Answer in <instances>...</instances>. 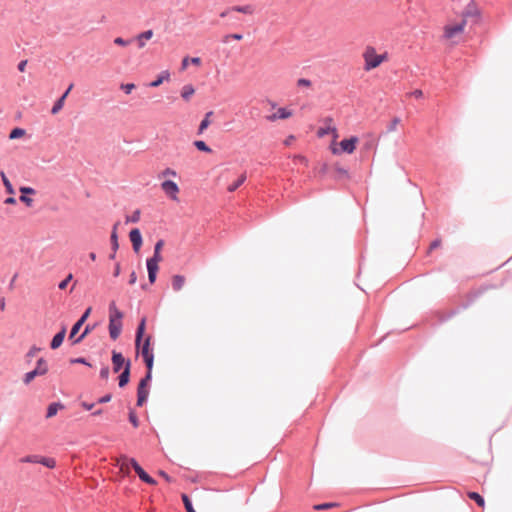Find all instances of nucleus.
<instances>
[{"instance_id": "f257e3e1", "label": "nucleus", "mask_w": 512, "mask_h": 512, "mask_svg": "<svg viewBox=\"0 0 512 512\" xmlns=\"http://www.w3.org/2000/svg\"><path fill=\"white\" fill-rule=\"evenodd\" d=\"M123 313L117 308L114 301L109 304V335L110 338L116 340L122 331Z\"/></svg>"}, {"instance_id": "f03ea898", "label": "nucleus", "mask_w": 512, "mask_h": 512, "mask_svg": "<svg viewBox=\"0 0 512 512\" xmlns=\"http://www.w3.org/2000/svg\"><path fill=\"white\" fill-rule=\"evenodd\" d=\"M364 70L370 71L379 67L383 62L387 61L388 54H378L373 46H367L363 52Z\"/></svg>"}, {"instance_id": "7ed1b4c3", "label": "nucleus", "mask_w": 512, "mask_h": 512, "mask_svg": "<svg viewBox=\"0 0 512 512\" xmlns=\"http://www.w3.org/2000/svg\"><path fill=\"white\" fill-rule=\"evenodd\" d=\"M466 23L467 21L465 19H460L458 21H449L444 26L443 37L452 44L458 43L461 38V35L464 32Z\"/></svg>"}, {"instance_id": "20e7f679", "label": "nucleus", "mask_w": 512, "mask_h": 512, "mask_svg": "<svg viewBox=\"0 0 512 512\" xmlns=\"http://www.w3.org/2000/svg\"><path fill=\"white\" fill-rule=\"evenodd\" d=\"M151 341L152 337L147 335L140 342V348H136L137 352L141 354L148 370H152L154 364V354L151 347Z\"/></svg>"}, {"instance_id": "39448f33", "label": "nucleus", "mask_w": 512, "mask_h": 512, "mask_svg": "<svg viewBox=\"0 0 512 512\" xmlns=\"http://www.w3.org/2000/svg\"><path fill=\"white\" fill-rule=\"evenodd\" d=\"M358 142H359L358 138L356 136H352L349 139L342 140L338 144L339 147L331 145L330 149L334 155H338L341 153L352 154L355 151Z\"/></svg>"}, {"instance_id": "423d86ee", "label": "nucleus", "mask_w": 512, "mask_h": 512, "mask_svg": "<svg viewBox=\"0 0 512 512\" xmlns=\"http://www.w3.org/2000/svg\"><path fill=\"white\" fill-rule=\"evenodd\" d=\"M48 372V364L47 361L43 358H40L37 361V366L34 370L26 373L23 378V382L25 384H29L32 380L37 376H43Z\"/></svg>"}, {"instance_id": "0eeeda50", "label": "nucleus", "mask_w": 512, "mask_h": 512, "mask_svg": "<svg viewBox=\"0 0 512 512\" xmlns=\"http://www.w3.org/2000/svg\"><path fill=\"white\" fill-rule=\"evenodd\" d=\"M162 261L161 252L154 251L153 257L147 259V270L148 279L150 283H154L156 280L157 271L159 269L158 264Z\"/></svg>"}, {"instance_id": "6e6552de", "label": "nucleus", "mask_w": 512, "mask_h": 512, "mask_svg": "<svg viewBox=\"0 0 512 512\" xmlns=\"http://www.w3.org/2000/svg\"><path fill=\"white\" fill-rule=\"evenodd\" d=\"M161 189L173 201H178L179 186L171 180H165L161 183Z\"/></svg>"}, {"instance_id": "1a4fd4ad", "label": "nucleus", "mask_w": 512, "mask_h": 512, "mask_svg": "<svg viewBox=\"0 0 512 512\" xmlns=\"http://www.w3.org/2000/svg\"><path fill=\"white\" fill-rule=\"evenodd\" d=\"M130 462H131V466L133 467V469L135 470V472L137 473V475L139 476V478L142 481H144L150 485L156 484V481L143 470V468L137 463V461L135 459L131 458Z\"/></svg>"}, {"instance_id": "9d476101", "label": "nucleus", "mask_w": 512, "mask_h": 512, "mask_svg": "<svg viewBox=\"0 0 512 512\" xmlns=\"http://www.w3.org/2000/svg\"><path fill=\"white\" fill-rule=\"evenodd\" d=\"M293 112L285 107H279L277 111L269 116H267V120L270 122H275L277 120H286L292 117Z\"/></svg>"}, {"instance_id": "9b49d317", "label": "nucleus", "mask_w": 512, "mask_h": 512, "mask_svg": "<svg viewBox=\"0 0 512 512\" xmlns=\"http://www.w3.org/2000/svg\"><path fill=\"white\" fill-rule=\"evenodd\" d=\"M129 238L132 243L133 250L138 253L142 246V236L139 229L134 228L129 233Z\"/></svg>"}, {"instance_id": "f8f14e48", "label": "nucleus", "mask_w": 512, "mask_h": 512, "mask_svg": "<svg viewBox=\"0 0 512 512\" xmlns=\"http://www.w3.org/2000/svg\"><path fill=\"white\" fill-rule=\"evenodd\" d=\"M127 361L123 357V355L119 352L113 351L112 353V364L114 372L120 371V369L126 366Z\"/></svg>"}, {"instance_id": "ddd939ff", "label": "nucleus", "mask_w": 512, "mask_h": 512, "mask_svg": "<svg viewBox=\"0 0 512 512\" xmlns=\"http://www.w3.org/2000/svg\"><path fill=\"white\" fill-rule=\"evenodd\" d=\"M146 328V317H143L137 327L136 336H135V346L136 348H140V342L144 338Z\"/></svg>"}, {"instance_id": "4468645a", "label": "nucleus", "mask_w": 512, "mask_h": 512, "mask_svg": "<svg viewBox=\"0 0 512 512\" xmlns=\"http://www.w3.org/2000/svg\"><path fill=\"white\" fill-rule=\"evenodd\" d=\"M72 88H73V84H70V86L68 87L66 92L54 103V105L51 109V113L53 115L57 114L63 108L65 99L68 96V94Z\"/></svg>"}, {"instance_id": "2eb2a0df", "label": "nucleus", "mask_w": 512, "mask_h": 512, "mask_svg": "<svg viewBox=\"0 0 512 512\" xmlns=\"http://www.w3.org/2000/svg\"><path fill=\"white\" fill-rule=\"evenodd\" d=\"M65 335H66V328L62 327V329L53 337V339L50 343L51 349L55 350V349L59 348L64 341Z\"/></svg>"}, {"instance_id": "dca6fc26", "label": "nucleus", "mask_w": 512, "mask_h": 512, "mask_svg": "<svg viewBox=\"0 0 512 512\" xmlns=\"http://www.w3.org/2000/svg\"><path fill=\"white\" fill-rule=\"evenodd\" d=\"M153 31L147 30L145 32H142L138 34L135 38L137 45L140 49L144 48L146 45V41L150 40L153 37Z\"/></svg>"}, {"instance_id": "f3484780", "label": "nucleus", "mask_w": 512, "mask_h": 512, "mask_svg": "<svg viewBox=\"0 0 512 512\" xmlns=\"http://www.w3.org/2000/svg\"><path fill=\"white\" fill-rule=\"evenodd\" d=\"M116 465L124 475H128L130 473L129 465H131V462L126 456L119 457Z\"/></svg>"}, {"instance_id": "a211bd4d", "label": "nucleus", "mask_w": 512, "mask_h": 512, "mask_svg": "<svg viewBox=\"0 0 512 512\" xmlns=\"http://www.w3.org/2000/svg\"><path fill=\"white\" fill-rule=\"evenodd\" d=\"M194 94L195 88L192 84H186L181 89V98L186 102H189Z\"/></svg>"}, {"instance_id": "6ab92c4d", "label": "nucleus", "mask_w": 512, "mask_h": 512, "mask_svg": "<svg viewBox=\"0 0 512 512\" xmlns=\"http://www.w3.org/2000/svg\"><path fill=\"white\" fill-rule=\"evenodd\" d=\"M130 361L128 360L126 366L124 367L123 372L119 376V386L124 387L129 382L130 377Z\"/></svg>"}, {"instance_id": "aec40b11", "label": "nucleus", "mask_w": 512, "mask_h": 512, "mask_svg": "<svg viewBox=\"0 0 512 512\" xmlns=\"http://www.w3.org/2000/svg\"><path fill=\"white\" fill-rule=\"evenodd\" d=\"M170 79V73L169 71H162L158 76L157 78L152 81L149 86L152 87V88H156L158 86H160L164 81H168Z\"/></svg>"}, {"instance_id": "412c9836", "label": "nucleus", "mask_w": 512, "mask_h": 512, "mask_svg": "<svg viewBox=\"0 0 512 512\" xmlns=\"http://www.w3.org/2000/svg\"><path fill=\"white\" fill-rule=\"evenodd\" d=\"M325 123L326 126L319 128V130L317 131V135L319 137H324L327 134H331V131H334L333 120L331 118H327L325 120Z\"/></svg>"}, {"instance_id": "4be33fe9", "label": "nucleus", "mask_w": 512, "mask_h": 512, "mask_svg": "<svg viewBox=\"0 0 512 512\" xmlns=\"http://www.w3.org/2000/svg\"><path fill=\"white\" fill-rule=\"evenodd\" d=\"M186 279L182 275H174L172 277V288L174 291H180L185 285Z\"/></svg>"}, {"instance_id": "5701e85b", "label": "nucleus", "mask_w": 512, "mask_h": 512, "mask_svg": "<svg viewBox=\"0 0 512 512\" xmlns=\"http://www.w3.org/2000/svg\"><path fill=\"white\" fill-rule=\"evenodd\" d=\"M231 10L238 12V13L247 14V15H252L255 12L254 6L250 5V4L244 5V6H233L231 8Z\"/></svg>"}, {"instance_id": "b1692460", "label": "nucleus", "mask_w": 512, "mask_h": 512, "mask_svg": "<svg viewBox=\"0 0 512 512\" xmlns=\"http://www.w3.org/2000/svg\"><path fill=\"white\" fill-rule=\"evenodd\" d=\"M479 15V11H478V8L474 5V4H469L467 6V8L465 9V11L463 12V15H462V18L461 19H467L468 17H472V16H478Z\"/></svg>"}, {"instance_id": "393cba45", "label": "nucleus", "mask_w": 512, "mask_h": 512, "mask_svg": "<svg viewBox=\"0 0 512 512\" xmlns=\"http://www.w3.org/2000/svg\"><path fill=\"white\" fill-rule=\"evenodd\" d=\"M213 115V111H209L205 114L203 120L201 121L199 128H198V134H202L210 125V117Z\"/></svg>"}, {"instance_id": "a878e982", "label": "nucleus", "mask_w": 512, "mask_h": 512, "mask_svg": "<svg viewBox=\"0 0 512 512\" xmlns=\"http://www.w3.org/2000/svg\"><path fill=\"white\" fill-rule=\"evenodd\" d=\"M148 397V389L143 387H138L137 391V405L142 406Z\"/></svg>"}, {"instance_id": "bb28decb", "label": "nucleus", "mask_w": 512, "mask_h": 512, "mask_svg": "<svg viewBox=\"0 0 512 512\" xmlns=\"http://www.w3.org/2000/svg\"><path fill=\"white\" fill-rule=\"evenodd\" d=\"M63 409V405L60 403H51L47 408V418H52L58 412V410Z\"/></svg>"}, {"instance_id": "cd10ccee", "label": "nucleus", "mask_w": 512, "mask_h": 512, "mask_svg": "<svg viewBox=\"0 0 512 512\" xmlns=\"http://www.w3.org/2000/svg\"><path fill=\"white\" fill-rule=\"evenodd\" d=\"M246 180V174L243 173L239 176L238 180L233 182L232 184H230L228 187H227V190L229 192H234L236 189H238V187H240L244 181Z\"/></svg>"}, {"instance_id": "c85d7f7f", "label": "nucleus", "mask_w": 512, "mask_h": 512, "mask_svg": "<svg viewBox=\"0 0 512 512\" xmlns=\"http://www.w3.org/2000/svg\"><path fill=\"white\" fill-rule=\"evenodd\" d=\"M26 134V131L22 128H14L10 134H9V139L10 140H15V139H18V138H21L23 137L24 135Z\"/></svg>"}, {"instance_id": "c756f323", "label": "nucleus", "mask_w": 512, "mask_h": 512, "mask_svg": "<svg viewBox=\"0 0 512 512\" xmlns=\"http://www.w3.org/2000/svg\"><path fill=\"white\" fill-rule=\"evenodd\" d=\"M467 495L470 499L474 500L480 507L485 506L484 498L480 494L476 492H469Z\"/></svg>"}, {"instance_id": "7c9ffc66", "label": "nucleus", "mask_w": 512, "mask_h": 512, "mask_svg": "<svg viewBox=\"0 0 512 512\" xmlns=\"http://www.w3.org/2000/svg\"><path fill=\"white\" fill-rule=\"evenodd\" d=\"M39 463L51 469L56 466L55 459L50 457L40 456Z\"/></svg>"}, {"instance_id": "2f4dec72", "label": "nucleus", "mask_w": 512, "mask_h": 512, "mask_svg": "<svg viewBox=\"0 0 512 512\" xmlns=\"http://www.w3.org/2000/svg\"><path fill=\"white\" fill-rule=\"evenodd\" d=\"M0 176H1V179L3 181L4 186L6 188L7 193L13 195L14 194V188H13L11 182L9 181V179L6 177L5 173L1 172Z\"/></svg>"}, {"instance_id": "473e14b6", "label": "nucleus", "mask_w": 512, "mask_h": 512, "mask_svg": "<svg viewBox=\"0 0 512 512\" xmlns=\"http://www.w3.org/2000/svg\"><path fill=\"white\" fill-rule=\"evenodd\" d=\"M116 229H117V224L114 226L113 231L111 233V245H112L113 251H117V249L119 247Z\"/></svg>"}, {"instance_id": "72a5a7b5", "label": "nucleus", "mask_w": 512, "mask_h": 512, "mask_svg": "<svg viewBox=\"0 0 512 512\" xmlns=\"http://www.w3.org/2000/svg\"><path fill=\"white\" fill-rule=\"evenodd\" d=\"M194 145L199 151H203L206 153H211L212 151L211 148L208 147L204 141L197 140L194 142Z\"/></svg>"}, {"instance_id": "f704fd0d", "label": "nucleus", "mask_w": 512, "mask_h": 512, "mask_svg": "<svg viewBox=\"0 0 512 512\" xmlns=\"http://www.w3.org/2000/svg\"><path fill=\"white\" fill-rule=\"evenodd\" d=\"M177 177V172L172 168H165L160 174L159 178Z\"/></svg>"}, {"instance_id": "c9c22d12", "label": "nucleus", "mask_w": 512, "mask_h": 512, "mask_svg": "<svg viewBox=\"0 0 512 512\" xmlns=\"http://www.w3.org/2000/svg\"><path fill=\"white\" fill-rule=\"evenodd\" d=\"M39 455H28L20 459L22 463H39Z\"/></svg>"}, {"instance_id": "e433bc0d", "label": "nucleus", "mask_w": 512, "mask_h": 512, "mask_svg": "<svg viewBox=\"0 0 512 512\" xmlns=\"http://www.w3.org/2000/svg\"><path fill=\"white\" fill-rule=\"evenodd\" d=\"M182 501L184 503V506H185L187 512H195V510H194V508L192 506V503H191L189 497L186 494L182 495Z\"/></svg>"}, {"instance_id": "4c0bfd02", "label": "nucleus", "mask_w": 512, "mask_h": 512, "mask_svg": "<svg viewBox=\"0 0 512 512\" xmlns=\"http://www.w3.org/2000/svg\"><path fill=\"white\" fill-rule=\"evenodd\" d=\"M151 377H152V370L147 369V374H146L145 378L141 379L138 387L147 388L148 382L151 380Z\"/></svg>"}, {"instance_id": "58836bf2", "label": "nucleus", "mask_w": 512, "mask_h": 512, "mask_svg": "<svg viewBox=\"0 0 512 512\" xmlns=\"http://www.w3.org/2000/svg\"><path fill=\"white\" fill-rule=\"evenodd\" d=\"M338 504L337 503H323V504H317V505H314L313 508L315 510H324V509H330V508H333V507H337Z\"/></svg>"}, {"instance_id": "ea45409f", "label": "nucleus", "mask_w": 512, "mask_h": 512, "mask_svg": "<svg viewBox=\"0 0 512 512\" xmlns=\"http://www.w3.org/2000/svg\"><path fill=\"white\" fill-rule=\"evenodd\" d=\"M399 123H400V118L394 117L388 125V131L395 132L397 130V126L399 125Z\"/></svg>"}, {"instance_id": "a19ab883", "label": "nucleus", "mask_w": 512, "mask_h": 512, "mask_svg": "<svg viewBox=\"0 0 512 512\" xmlns=\"http://www.w3.org/2000/svg\"><path fill=\"white\" fill-rule=\"evenodd\" d=\"M140 215H141L140 210H136L132 213L131 216H128L126 218V222L136 223L140 220Z\"/></svg>"}, {"instance_id": "79ce46f5", "label": "nucleus", "mask_w": 512, "mask_h": 512, "mask_svg": "<svg viewBox=\"0 0 512 512\" xmlns=\"http://www.w3.org/2000/svg\"><path fill=\"white\" fill-rule=\"evenodd\" d=\"M242 38H243V36L241 34H237V33L228 34V35L224 36L223 42L227 43L229 41V39H234V40L240 41V40H242Z\"/></svg>"}, {"instance_id": "37998d69", "label": "nucleus", "mask_w": 512, "mask_h": 512, "mask_svg": "<svg viewBox=\"0 0 512 512\" xmlns=\"http://www.w3.org/2000/svg\"><path fill=\"white\" fill-rule=\"evenodd\" d=\"M135 84L133 83H127V84H121L120 88L126 93L130 94L135 89Z\"/></svg>"}, {"instance_id": "c03bdc74", "label": "nucleus", "mask_w": 512, "mask_h": 512, "mask_svg": "<svg viewBox=\"0 0 512 512\" xmlns=\"http://www.w3.org/2000/svg\"><path fill=\"white\" fill-rule=\"evenodd\" d=\"M73 275L68 274L67 277L59 283V289L63 290L67 287L68 283L72 280Z\"/></svg>"}, {"instance_id": "a18cd8bd", "label": "nucleus", "mask_w": 512, "mask_h": 512, "mask_svg": "<svg viewBox=\"0 0 512 512\" xmlns=\"http://www.w3.org/2000/svg\"><path fill=\"white\" fill-rule=\"evenodd\" d=\"M311 84H312L311 81L308 79H305V78H300L297 80V85L299 87H310Z\"/></svg>"}, {"instance_id": "49530a36", "label": "nucleus", "mask_w": 512, "mask_h": 512, "mask_svg": "<svg viewBox=\"0 0 512 512\" xmlns=\"http://www.w3.org/2000/svg\"><path fill=\"white\" fill-rule=\"evenodd\" d=\"M19 199L21 202L25 203L26 206H28V207H31L33 205V199L30 197H27L26 195H21Z\"/></svg>"}, {"instance_id": "de8ad7c7", "label": "nucleus", "mask_w": 512, "mask_h": 512, "mask_svg": "<svg viewBox=\"0 0 512 512\" xmlns=\"http://www.w3.org/2000/svg\"><path fill=\"white\" fill-rule=\"evenodd\" d=\"M129 420H130V422L132 423V425H133L135 428H136V427H138V425H139L138 418H137V416L135 415V413H134V412H132V411H131V412H130V414H129Z\"/></svg>"}, {"instance_id": "09e8293b", "label": "nucleus", "mask_w": 512, "mask_h": 512, "mask_svg": "<svg viewBox=\"0 0 512 512\" xmlns=\"http://www.w3.org/2000/svg\"><path fill=\"white\" fill-rule=\"evenodd\" d=\"M80 329L81 328L78 325L74 324L72 329H71V332H70V335H69V339L70 340H75L74 337L76 336V334L79 332Z\"/></svg>"}, {"instance_id": "8fccbe9b", "label": "nucleus", "mask_w": 512, "mask_h": 512, "mask_svg": "<svg viewBox=\"0 0 512 512\" xmlns=\"http://www.w3.org/2000/svg\"><path fill=\"white\" fill-rule=\"evenodd\" d=\"M114 43L119 46H127L129 44V41L124 40L121 37H117L114 39Z\"/></svg>"}, {"instance_id": "3c124183", "label": "nucleus", "mask_w": 512, "mask_h": 512, "mask_svg": "<svg viewBox=\"0 0 512 512\" xmlns=\"http://www.w3.org/2000/svg\"><path fill=\"white\" fill-rule=\"evenodd\" d=\"M20 192L23 194V195H26V194H34L35 193V190L31 187H20Z\"/></svg>"}, {"instance_id": "603ef678", "label": "nucleus", "mask_w": 512, "mask_h": 512, "mask_svg": "<svg viewBox=\"0 0 512 512\" xmlns=\"http://www.w3.org/2000/svg\"><path fill=\"white\" fill-rule=\"evenodd\" d=\"M331 134L333 136L331 145L337 146V139H338L339 135H338L337 128L335 126H334V131H331Z\"/></svg>"}, {"instance_id": "864d4df0", "label": "nucleus", "mask_w": 512, "mask_h": 512, "mask_svg": "<svg viewBox=\"0 0 512 512\" xmlns=\"http://www.w3.org/2000/svg\"><path fill=\"white\" fill-rule=\"evenodd\" d=\"M164 246V240L160 239L156 242L154 251L161 252L162 248Z\"/></svg>"}, {"instance_id": "5fc2aeb1", "label": "nucleus", "mask_w": 512, "mask_h": 512, "mask_svg": "<svg viewBox=\"0 0 512 512\" xmlns=\"http://www.w3.org/2000/svg\"><path fill=\"white\" fill-rule=\"evenodd\" d=\"M89 333V327L87 326L84 330V332L75 340H73V343H79L87 334Z\"/></svg>"}, {"instance_id": "6e6d98bb", "label": "nucleus", "mask_w": 512, "mask_h": 512, "mask_svg": "<svg viewBox=\"0 0 512 512\" xmlns=\"http://www.w3.org/2000/svg\"><path fill=\"white\" fill-rule=\"evenodd\" d=\"M39 351H40V349H39V348H37V347H32V348L28 351V353H27V357L32 358V357H34V356H35Z\"/></svg>"}, {"instance_id": "4d7b16f0", "label": "nucleus", "mask_w": 512, "mask_h": 512, "mask_svg": "<svg viewBox=\"0 0 512 512\" xmlns=\"http://www.w3.org/2000/svg\"><path fill=\"white\" fill-rule=\"evenodd\" d=\"M100 376L103 378V379H107L108 376H109V368L107 366L103 367L100 371Z\"/></svg>"}, {"instance_id": "13d9d810", "label": "nucleus", "mask_w": 512, "mask_h": 512, "mask_svg": "<svg viewBox=\"0 0 512 512\" xmlns=\"http://www.w3.org/2000/svg\"><path fill=\"white\" fill-rule=\"evenodd\" d=\"M410 95H411V96H413V97H415V98H417V99H419V98H422V96H423V92H422V90H420V89H416V90H414L413 92H411V94H410Z\"/></svg>"}, {"instance_id": "bf43d9fd", "label": "nucleus", "mask_w": 512, "mask_h": 512, "mask_svg": "<svg viewBox=\"0 0 512 512\" xmlns=\"http://www.w3.org/2000/svg\"><path fill=\"white\" fill-rule=\"evenodd\" d=\"M189 62H191L192 64H194L196 66L201 65V59L199 57L189 58Z\"/></svg>"}, {"instance_id": "052dcab7", "label": "nucleus", "mask_w": 512, "mask_h": 512, "mask_svg": "<svg viewBox=\"0 0 512 512\" xmlns=\"http://www.w3.org/2000/svg\"><path fill=\"white\" fill-rule=\"evenodd\" d=\"M189 64V57H184L182 59L181 68L182 70H186Z\"/></svg>"}, {"instance_id": "680f3d73", "label": "nucleus", "mask_w": 512, "mask_h": 512, "mask_svg": "<svg viewBox=\"0 0 512 512\" xmlns=\"http://www.w3.org/2000/svg\"><path fill=\"white\" fill-rule=\"evenodd\" d=\"M27 65V60H23L18 64V70L24 72Z\"/></svg>"}, {"instance_id": "e2e57ef3", "label": "nucleus", "mask_w": 512, "mask_h": 512, "mask_svg": "<svg viewBox=\"0 0 512 512\" xmlns=\"http://www.w3.org/2000/svg\"><path fill=\"white\" fill-rule=\"evenodd\" d=\"M136 281H137V276H136V273L133 271L130 274L129 284L134 285L136 283Z\"/></svg>"}, {"instance_id": "0e129e2a", "label": "nucleus", "mask_w": 512, "mask_h": 512, "mask_svg": "<svg viewBox=\"0 0 512 512\" xmlns=\"http://www.w3.org/2000/svg\"><path fill=\"white\" fill-rule=\"evenodd\" d=\"M158 474L163 477L167 482H171V477L164 471L160 470Z\"/></svg>"}, {"instance_id": "69168bd1", "label": "nucleus", "mask_w": 512, "mask_h": 512, "mask_svg": "<svg viewBox=\"0 0 512 512\" xmlns=\"http://www.w3.org/2000/svg\"><path fill=\"white\" fill-rule=\"evenodd\" d=\"M91 310H92L91 307L87 308L86 311L84 312V314L80 318L83 319L84 321H86L91 313Z\"/></svg>"}, {"instance_id": "338daca9", "label": "nucleus", "mask_w": 512, "mask_h": 512, "mask_svg": "<svg viewBox=\"0 0 512 512\" xmlns=\"http://www.w3.org/2000/svg\"><path fill=\"white\" fill-rule=\"evenodd\" d=\"M4 203L8 205H14L16 203V199L14 197H8L5 199Z\"/></svg>"}, {"instance_id": "774afa93", "label": "nucleus", "mask_w": 512, "mask_h": 512, "mask_svg": "<svg viewBox=\"0 0 512 512\" xmlns=\"http://www.w3.org/2000/svg\"><path fill=\"white\" fill-rule=\"evenodd\" d=\"M441 245V241L440 240H435L431 243L430 245V250L432 249H435V248H438L439 246Z\"/></svg>"}]
</instances>
